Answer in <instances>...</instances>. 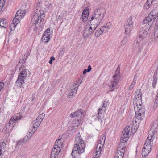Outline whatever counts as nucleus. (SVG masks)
I'll return each mask as SVG.
<instances>
[{
    "label": "nucleus",
    "mask_w": 158,
    "mask_h": 158,
    "mask_svg": "<svg viewBox=\"0 0 158 158\" xmlns=\"http://www.w3.org/2000/svg\"><path fill=\"white\" fill-rule=\"evenodd\" d=\"M124 143L120 142V143L119 144L115 156L119 158L120 156L121 157V158H123L124 152L126 148V147L125 145H124Z\"/></svg>",
    "instance_id": "nucleus-12"
},
{
    "label": "nucleus",
    "mask_w": 158,
    "mask_h": 158,
    "mask_svg": "<svg viewBox=\"0 0 158 158\" xmlns=\"http://www.w3.org/2000/svg\"><path fill=\"white\" fill-rule=\"evenodd\" d=\"M136 19V16L134 15L130 16L127 19L126 24L133 26V20Z\"/></svg>",
    "instance_id": "nucleus-21"
},
{
    "label": "nucleus",
    "mask_w": 158,
    "mask_h": 158,
    "mask_svg": "<svg viewBox=\"0 0 158 158\" xmlns=\"http://www.w3.org/2000/svg\"><path fill=\"white\" fill-rule=\"evenodd\" d=\"M45 116V114L44 113H42V114H40L38 117L37 118H36L39 120L41 122H42L43 119L44 118Z\"/></svg>",
    "instance_id": "nucleus-39"
},
{
    "label": "nucleus",
    "mask_w": 158,
    "mask_h": 158,
    "mask_svg": "<svg viewBox=\"0 0 158 158\" xmlns=\"http://www.w3.org/2000/svg\"><path fill=\"white\" fill-rule=\"evenodd\" d=\"M79 85L77 83H74L71 87V89L68 91V97L69 98H71L74 96L77 93V90Z\"/></svg>",
    "instance_id": "nucleus-15"
},
{
    "label": "nucleus",
    "mask_w": 158,
    "mask_h": 158,
    "mask_svg": "<svg viewBox=\"0 0 158 158\" xmlns=\"http://www.w3.org/2000/svg\"><path fill=\"white\" fill-rule=\"evenodd\" d=\"M31 136H32L30 135V134L28 133V134L27 135L23 140L26 143L29 140Z\"/></svg>",
    "instance_id": "nucleus-38"
},
{
    "label": "nucleus",
    "mask_w": 158,
    "mask_h": 158,
    "mask_svg": "<svg viewBox=\"0 0 158 158\" xmlns=\"http://www.w3.org/2000/svg\"><path fill=\"white\" fill-rule=\"evenodd\" d=\"M6 145V144L4 142L1 143L0 144V150H1L0 153H1V155H2L3 151L5 148V146Z\"/></svg>",
    "instance_id": "nucleus-37"
},
{
    "label": "nucleus",
    "mask_w": 158,
    "mask_h": 158,
    "mask_svg": "<svg viewBox=\"0 0 158 158\" xmlns=\"http://www.w3.org/2000/svg\"><path fill=\"white\" fill-rule=\"evenodd\" d=\"M105 140V137L104 136L100 137L95 149V151L94 153V158H97L99 156L104 144Z\"/></svg>",
    "instance_id": "nucleus-11"
},
{
    "label": "nucleus",
    "mask_w": 158,
    "mask_h": 158,
    "mask_svg": "<svg viewBox=\"0 0 158 158\" xmlns=\"http://www.w3.org/2000/svg\"><path fill=\"white\" fill-rule=\"evenodd\" d=\"M21 19H19V18H17V17H16V16L15 15V17L14 18L13 20V23H11L10 26V27L11 30H13L12 29H14V28H12V27H15L16 25L19 23Z\"/></svg>",
    "instance_id": "nucleus-22"
},
{
    "label": "nucleus",
    "mask_w": 158,
    "mask_h": 158,
    "mask_svg": "<svg viewBox=\"0 0 158 158\" xmlns=\"http://www.w3.org/2000/svg\"><path fill=\"white\" fill-rule=\"evenodd\" d=\"M108 102L106 101H104L103 102V105L102 106V109H103L104 111H106V108L107 107Z\"/></svg>",
    "instance_id": "nucleus-41"
},
{
    "label": "nucleus",
    "mask_w": 158,
    "mask_h": 158,
    "mask_svg": "<svg viewBox=\"0 0 158 158\" xmlns=\"http://www.w3.org/2000/svg\"><path fill=\"white\" fill-rule=\"evenodd\" d=\"M23 69L22 67L19 68L20 72L16 81V83L18 84L20 87H22L23 84L24 83V81L27 77L28 73H29V71L27 69Z\"/></svg>",
    "instance_id": "nucleus-8"
},
{
    "label": "nucleus",
    "mask_w": 158,
    "mask_h": 158,
    "mask_svg": "<svg viewBox=\"0 0 158 158\" xmlns=\"http://www.w3.org/2000/svg\"><path fill=\"white\" fill-rule=\"evenodd\" d=\"M87 72V70L86 69H84L83 71V74L84 75H85V73H86Z\"/></svg>",
    "instance_id": "nucleus-48"
},
{
    "label": "nucleus",
    "mask_w": 158,
    "mask_h": 158,
    "mask_svg": "<svg viewBox=\"0 0 158 158\" xmlns=\"http://www.w3.org/2000/svg\"><path fill=\"white\" fill-rule=\"evenodd\" d=\"M50 29H47L44 32L41 39L42 41L44 43H47L50 40L51 34Z\"/></svg>",
    "instance_id": "nucleus-16"
},
{
    "label": "nucleus",
    "mask_w": 158,
    "mask_h": 158,
    "mask_svg": "<svg viewBox=\"0 0 158 158\" xmlns=\"http://www.w3.org/2000/svg\"><path fill=\"white\" fill-rule=\"evenodd\" d=\"M61 150V148L58 147V146H54L51 154V158H55L59 154Z\"/></svg>",
    "instance_id": "nucleus-17"
},
{
    "label": "nucleus",
    "mask_w": 158,
    "mask_h": 158,
    "mask_svg": "<svg viewBox=\"0 0 158 158\" xmlns=\"http://www.w3.org/2000/svg\"><path fill=\"white\" fill-rule=\"evenodd\" d=\"M62 140L61 139H57L56 141L54 146H58V147L61 148L62 147Z\"/></svg>",
    "instance_id": "nucleus-29"
},
{
    "label": "nucleus",
    "mask_w": 158,
    "mask_h": 158,
    "mask_svg": "<svg viewBox=\"0 0 158 158\" xmlns=\"http://www.w3.org/2000/svg\"><path fill=\"white\" fill-rule=\"evenodd\" d=\"M142 94L139 89H138L135 91V97L133 100L134 105H141L142 103Z\"/></svg>",
    "instance_id": "nucleus-14"
},
{
    "label": "nucleus",
    "mask_w": 158,
    "mask_h": 158,
    "mask_svg": "<svg viewBox=\"0 0 158 158\" xmlns=\"http://www.w3.org/2000/svg\"><path fill=\"white\" fill-rule=\"evenodd\" d=\"M135 113V117L137 119L141 120L144 117L145 109L142 104L139 105V104L134 105Z\"/></svg>",
    "instance_id": "nucleus-9"
},
{
    "label": "nucleus",
    "mask_w": 158,
    "mask_h": 158,
    "mask_svg": "<svg viewBox=\"0 0 158 158\" xmlns=\"http://www.w3.org/2000/svg\"><path fill=\"white\" fill-rule=\"evenodd\" d=\"M106 12L101 7L96 8L92 15L90 20L91 25H86L85 27L82 36L84 38H88L93 33L100 23L105 19Z\"/></svg>",
    "instance_id": "nucleus-1"
},
{
    "label": "nucleus",
    "mask_w": 158,
    "mask_h": 158,
    "mask_svg": "<svg viewBox=\"0 0 158 158\" xmlns=\"http://www.w3.org/2000/svg\"><path fill=\"white\" fill-rule=\"evenodd\" d=\"M89 15V10L87 9H85L82 14V20L83 22L85 23L87 21Z\"/></svg>",
    "instance_id": "nucleus-19"
},
{
    "label": "nucleus",
    "mask_w": 158,
    "mask_h": 158,
    "mask_svg": "<svg viewBox=\"0 0 158 158\" xmlns=\"http://www.w3.org/2000/svg\"><path fill=\"white\" fill-rule=\"evenodd\" d=\"M137 78V77L136 76V74L135 75V76L134 77V79L132 83L131 84L129 87V89L131 90H132L133 88L135 86V85L136 82V79Z\"/></svg>",
    "instance_id": "nucleus-26"
},
{
    "label": "nucleus",
    "mask_w": 158,
    "mask_h": 158,
    "mask_svg": "<svg viewBox=\"0 0 158 158\" xmlns=\"http://www.w3.org/2000/svg\"><path fill=\"white\" fill-rule=\"evenodd\" d=\"M25 143L22 139H21L17 142L16 146L19 147L20 145L24 144Z\"/></svg>",
    "instance_id": "nucleus-42"
},
{
    "label": "nucleus",
    "mask_w": 158,
    "mask_h": 158,
    "mask_svg": "<svg viewBox=\"0 0 158 158\" xmlns=\"http://www.w3.org/2000/svg\"><path fill=\"white\" fill-rule=\"evenodd\" d=\"M49 63L51 64H52V61L50 60L49 61Z\"/></svg>",
    "instance_id": "nucleus-50"
},
{
    "label": "nucleus",
    "mask_w": 158,
    "mask_h": 158,
    "mask_svg": "<svg viewBox=\"0 0 158 158\" xmlns=\"http://www.w3.org/2000/svg\"><path fill=\"white\" fill-rule=\"evenodd\" d=\"M33 16L31 20V23L35 25V30L36 31L38 26L41 25L43 23L44 15L43 10H41L39 7H36Z\"/></svg>",
    "instance_id": "nucleus-4"
},
{
    "label": "nucleus",
    "mask_w": 158,
    "mask_h": 158,
    "mask_svg": "<svg viewBox=\"0 0 158 158\" xmlns=\"http://www.w3.org/2000/svg\"><path fill=\"white\" fill-rule=\"evenodd\" d=\"M105 111H104L102 108H99L98 109V119L99 120H101L102 117V113H104Z\"/></svg>",
    "instance_id": "nucleus-33"
},
{
    "label": "nucleus",
    "mask_w": 158,
    "mask_h": 158,
    "mask_svg": "<svg viewBox=\"0 0 158 158\" xmlns=\"http://www.w3.org/2000/svg\"><path fill=\"white\" fill-rule=\"evenodd\" d=\"M158 77L157 76V73H154L153 77V81L152 83V86L153 88H155L156 87Z\"/></svg>",
    "instance_id": "nucleus-27"
},
{
    "label": "nucleus",
    "mask_w": 158,
    "mask_h": 158,
    "mask_svg": "<svg viewBox=\"0 0 158 158\" xmlns=\"http://www.w3.org/2000/svg\"><path fill=\"white\" fill-rule=\"evenodd\" d=\"M37 129V128L35 127H33L32 126L31 129H30L29 130V134H30V135L32 136L34 132L36 131Z\"/></svg>",
    "instance_id": "nucleus-40"
},
{
    "label": "nucleus",
    "mask_w": 158,
    "mask_h": 158,
    "mask_svg": "<svg viewBox=\"0 0 158 158\" xmlns=\"http://www.w3.org/2000/svg\"><path fill=\"white\" fill-rule=\"evenodd\" d=\"M92 69V68H91V66L90 65H89L88 67V69H87V72H89L91 71V70Z\"/></svg>",
    "instance_id": "nucleus-46"
},
{
    "label": "nucleus",
    "mask_w": 158,
    "mask_h": 158,
    "mask_svg": "<svg viewBox=\"0 0 158 158\" xmlns=\"http://www.w3.org/2000/svg\"><path fill=\"white\" fill-rule=\"evenodd\" d=\"M75 144L73 148L71 155L73 156V153L77 152L79 154L84 152L85 147V143L83 140L80 133L77 134L75 137Z\"/></svg>",
    "instance_id": "nucleus-3"
},
{
    "label": "nucleus",
    "mask_w": 158,
    "mask_h": 158,
    "mask_svg": "<svg viewBox=\"0 0 158 158\" xmlns=\"http://www.w3.org/2000/svg\"><path fill=\"white\" fill-rule=\"evenodd\" d=\"M22 114L20 113H18L13 116L10 119L8 124H7L5 127V130L7 132H10L18 121L22 118Z\"/></svg>",
    "instance_id": "nucleus-7"
},
{
    "label": "nucleus",
    "mask_w": 158,
    "mask_h": 158,
    "mask_svg": "<svg viewBox=\"0 0 158 158\" xmlns=\"http://www.w3.org/2000/svg\"><path fill=\"white\" fill-rule=\"evenodd\" d=\"M50 60H52V61L54 60H55V58L54 57L52 56V57H51Z\"/></svg>",
    "instance_id": "nucleus-49"
},
{
    "label": "nucleus",
    "mask_w": 158,
    "mask_h": 158,
    "mask_svg": "<svg viewBox=\"0 0 158 158\" xmlns=\"http://www.w3.org/2000/svg\"><path fill=\"white\" fill-rule=\"evenodd\" d=\"M114 158H121V157L120 156L119 158V157H117L116 156H115Z\"/></svg>",
    "instance_id": "nucleus-51"
},
{
    "label": "nucleus",
    "mask_w": 158,
    "mask_h": 158,
    "mask_svg": "<svg viewBox=\"0 0 158 158\" xmlns=\"http://www.w3.org/2000/svg\"><path fill=\"white\" fill-rule=\"evenodd\" d=\"M6 21L5 19L2 18L0 19V26L6 28Z\"/></svg>",
    "instance_id": "nucleus-32"
},
{
    "label": "nucleus",
    "mask_w": 158,
    "mask_h": 158,
    "mask_svg": "<svg viewBox=\"0 0 158 158\" xmlns=\"http://www.w3.org/2000/svg\"><path fill=\"white\" fill-rule=\"evenodd\" d=\"M66 12V11H65L64 12H62L60 13L59 12L58 13V17L57 18V19L59 20H61L62 19L65 15L64 12Z\"/></svg>",
    "instance_id": "nucleus-35"
},
{
    "label": "nucleus",
    "mask_w": 158,
    "mask_h": 158,
    "mask_svg": "<svg viewBox=\"0 0 158 158\" xmlns=\"http://www.w3.org/2000/svg\"><path fill=\"white\" fill-rule=\"evenodd\" d=\"M151 26L147 24L145 26L141 28L139 30L138 37L137 38L136 43L135 44V48L140 51L143 48V45L144 43V39L147 36L148 32Z\"/></svg>",
    "instance_id": "nucleus-2"
},
{
    "label": "nucleus",
    "mask_w": 158,
    "mask_h": 158,
    "mask_svg": "<svg viewBox=\"0 0 158 158\" xmlns=\"http://www.w3.org/2000/svg\"><path fill=\"white\" fill-rule=\"evenodd\" d=\"M83 111L81 109H79L76 111L72 113L70 115V118H75L77 117L80 118L83 115Z\"/></svg>",
    "instance_id": "nucleus-18"
},
{
    "label": "nucleus",
    "mask_w": 158,
    "mask_h": 158,
    "mask_svg": "<svg viewBox=\"0 0 158 158\" xmlns=\"http://www.w3.org/2000/svg\"><path fill=\"white\" fill-rule=\"evenodd\" d=\"M130 130V128L129 126L126 127L124 130L122 131V136L120 139V142L125 143L129 138V132Z\"/></svg>",
    "instance_id": "nucleus-13"
},
{
    "label": "nucleus",
    "mask_w": 158,
    "mask_h": 158,
    "mask_svg": "<svg viewBox=\"0 0 158 158\" xmlns=\"http://www.w3.org/2000/svg\"><path fill=\"white\" fill-rule=\"evenodd\" d=\"M111 27V25L110 23H107L106 26L102 27V28H104L103 29L105 32L108 31Z\"/></svg>",
    "instance_id": "nucleus-36"
},
{
    "label": "nucleus",
    "mask_w": 158,
    "mask_h": 158,
    "mask_svg": "<svg viewBox=\"0 0 158 158\" xmlns=\"http://www.w3.org/2000/svg\"><path fill=\"white\" fill-rule=\"evenodd\" d=\"M2 2L4 5L5 2V0H0V3Z\"/></svg>",
    "instance_id": "nucleus-47"
},
{
    "label": "nucleus",
    "mask_w": 158,
    "mask_h": 158,
    "mask_svg": "<svg viewBox=\"0 0 158 158\" xmlns=\"http://www.w3.org/2000/svg\"><path fill=\"white\" fill-rule=\"evenodd\" d=\"M82 82V81H81V82L80 83H81V82Z\"/></svg>",
    "instance_id": "nucleus-53"
},
{
    "label": "nucleus",
    "mask_w": 158,
    "mask_h": 158,
    "mask_svg": "<svg viewBox=\"0 0 158 158\" xmlns=\"http://www.w3.org/2000/svg\"><path fill=\"white\" fill-rule=\"evenodd\" d=\"M154 0H147L146 4L144 5V8L146 9H148L149 8L152 2H153Z\"/></svg>",
    "instance_id": "nucleus-34"
},
{
    "label": "nucleus",
    "mask_w": 158,
    "mask_h": 158,
    "mask_svg": "<svg viewBox=\"0 0 158 158\" xmlns=\"http://www.w3.org/2000/svg\"><path fill=\"white\" fill-rule=\"evenodd\" d=\"M41 122L37 119L33 120L32 123V125L33 127H35L38 128Z\"/></svg>",
    "instance_id": "nucleus-31"
},
{
    "label": "nucleus",
    "mask_w": 158,
    "mask_h": 158,
    "mask_svg": "<svg viewBox=\"0 0 158 158\" xmlns=\"http://www.w3.org/2000/svg\"><path fill=\"white\" fill-rule=\"evenodd\" d=\"M151 148L144 147L142 151V154L143 156H146L151 151Z\"/></svg>",
    "instance_id": "nucleus-23"
},
{
    "label": "nucleus",
    "mask_w": 158,
    "mask_h": 158,
    "mask_svg": "<svg viewBox=\"0 0 158 158\" xmlns=\"http://www.w3.org/2000/svg\"><path fill=\"white\" fill-rule=\"evenodd\" d=\"M127 41V36L124 37L119 43L120 46L121 47L124 46L126 44Z\"/></svg>",
    "instance_id": "nucleus-30"
},
{
    "label": "nucleus",
    "mask_w": 158,
    "mask_h": 158,
    "mask_svg": "<svg viewBox=\"0 0 158 158\" xmlns=\"http://www.w3.org/2000/svg\"><path fill=\"white\" fill-rule=\"evenodd\" d=\"M156 158H158V155Z\"/></svg>",
    "instance_id": "nucleus-52"
},
{
    "label": "nucleus",
    "mask_w": 158,
    "mask_h": 158,
    "mask_svg": "<svg viewBox=\"0 0 158 158\" xmlns=\"http://www.w3.org/2000/svg\"><path fill=\"white\" fill-rule=\"evenodd\" d=\"M124 27L125 33L126 34L128 35L133 29V26L126 24Z\"/></svg>",
    "instance_id": "nucleus-24"
},
{
    "label": "nucleus",
    "mask_w": 158,
    "mask_h": 158,
    "mask_svg": "<svg viewBox=\"0 0 158 158\" xmlns=\"http://www.w3.org/2000/svg\"><path fill=\"white\" fill-rule=\"evenodd\" d=\"M158 16V5L153 9L146 17L143 21L144 24H147L148 25L152 26L154 20Z\"/></svg>",
    "instance_id": "nucleus-6"
},
{
    "label": "nucleus",
    "mask_w": 158,
    "mask_h": 158,
    "mask_svg": "<svg viewBox=\"0 0 158 158\" xmlns=\"http://www.w3.org/2000/svg\"><path fill=\"white\" fill-rule=\"evenodd\" d=\"M65 51L64 50V48H62L61 50H60V51L59 52V55L60 56H63L64 53Z\"/></svg>",
    "instance_id": "nucleus-44"
},
{
    "label": "nucleus",
    "mask_w": 158,
    "mask_h": 158,
    "mask_svg": "<svg viewBox=\"0 0 158 158\" xmlns=\"http://www.w3.org/2000/svg\"><path fill=\"white\" fill-rule=\"evenodd\" d=\"M25 13L23 10H18L15 15L16 17L19 18V19H21L24 16Z\"/></svg>",
    "instance_id": "nucleus-25"
},
{
    "label": "nucleus",
    "mask_w": 158,
    "mask_h": 158,
    "mask_svg": "<svg viewBox=\"0 0 158 158\" xmlns=\"http://www.w3.org/2000/svg\"><path fill=\"white\" fill-rule=\"evenodd\" d=\"M154 36L155 40L156 41H158V30H155V31Z\"/></svg>",
    "instance_id": "nucleus-43"
},
{
    "label": "nucleus",
    "mask_w": 158,
    "mask_h": 158,
    "mask_svg": "<svg viewBox=\"0 0 158 158\" xmlns=\"http://www.w3.org/2000/svg\"><path fill=\"white\" fill-rule=\"evenodd\" d=\"M103 28L101 27L99 29H98L95 33V36L96 37H99L104 32H105L103 30Z\"/></svg>",
    "instance_id": "nucleus-28"
},
{
    "label": "nucleus",
    "mask_w": 158,
    "mask_h": 158,
    "mask_svg": "<svg viewBox=\"0 0 158 158\" xmlns=\"http://www.w3.org/2000/svg\"><path fill=\"white\" fill-rule=\"evenodd\" d=\"M149 132L150 133L148 135L145 141L144 146L151 148L153 144V141L155 138L156 134V130H153L152 128V127L149 131Z\"/></svg>",
    "instance_id": "nucleus-10"
},
{
    "label": "nucleus",
    "mask_w": 158,
    "mask_h": 158,
    "mask_svg": "<svg viewBox=\"0 0 158 158\" xmlns=\"http://www.w3.org/2000/svg\"><path fill=\"white\" fill-rule=\"evenodd\" d=\"M120 69L117 68L115 73L112 77V78L111 81L110 85H109V92H111L114 91L115 89H117L118 87L117 86L120 79Z\"/></svg>",
    "instance_id": "nucleus-5"
},
{
    "label": "nucleus",
    "mask_w": 158,
    "mask_h": 158,
    "mask_svg": "<svg viewBox=\"0 0 158 158\" xmlns=\"http://www.w3.org/2000/svg\"><path fill=\"white\" fill-rule=\"evenodd\" d=\"M81 122L80 119H75L74 120H73L72 122V123L70 126L72 127V129L71 130L75 129H77L80 124Z\"/></svg>",
    "instance_id": "nucleus-20"
},
{
    "label": "nucleus",
    "mask_w": 158,
    "mask_h": 158,
    "mask_svg": "<svg viewBox=\"0 0 158 158\" xmlns=\"http://www.w3.org/2000/svg\"><path fill=\"white\" fill-rule=\"evenodd\" d=\"M4 84L2 82H0V91L4 86Z\"/></svg>",
    "instance_id": "nucleus-45"
}]
</instances>
